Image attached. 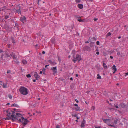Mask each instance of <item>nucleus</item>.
<instances>
[{
	"instance_id": "obj_4",
	"label": "nucleus",
	"mask_w": 128,
	"mask_h": 128,
	"mask_svg": "<svg viewBox=\"0 0 128 128\" xmlns=\"http://www.w3.org/2000/svg\"><path fill=\"white\" fill-rule=\"evenodd\" d=\"M104 122L108 124L110 126L112 127H114V125H112L110 124V123L112 124V120L110 119H102Z\"/></svg>"
},
{
	"instance_id": "obj_29",
	"label": "nucleus",
	"mask_w": 128,
	"mask_h": 128,
	"mask_svg": "<svg viewBox=\"0 0 128 128\" xmlns=\"http://www.w3.org/2000/svg\"><path fill=\"white\" fill-rule=\"evenodd\" d=\"M111 35V34L110 32H109L106 35V36H110Z\"/></svg>"
},
{
	"instance_id": "obj_42",
	"label": "nucleus",
	"mask_w": 128,
	"mask_h": 128,
	"mask_svg": "<svg viewBox=\"0 0 128 128\" xmlns=\"http://www.w3.org/2000/svg\"><path fill=\"white\" fill-rule=\"evenodd\" d=\"M74 106H76V107H78V104H74Z\"/></svg>"
},
{
	"instance_id": "obj_5",
	"label": "nucleus",
	"mask_w": 128,
	"mask_h": 128,
	"mask_svg": "<svg viewBox=\"0 0 128 128\" xmlns=\"http://www.w3.org/2000/svg\"><path fill=\"white\" fill-rule=\"evenodd\" d=\"M81 60L82 58L81 56L77 54L76 55V58L74 57V59L72 60V61L75 63L76 62L77 60L78 61H80Z\"/></svg>"
},
{
	"instance_id": "obj_32",
	"label": "nucleus",
	"mask_w": 128,
	"mask_h": 128,
	"mask_svg": "<svg viewBox=\"0 0 128 128\" xmlns=\"http://www.w3.org/2000/svg\"><path fill=\"white\" fill-rule=\"evenodd\" d=\"M72 116H73V117H77L78 115L76 114L74 115L73 114H72Z\"/></svg>"
},
{
	"instance_id": "obj_52",
	"label": "nucleus",
	"mask_w": 128,
	"mask_h": 128,
	"mask_svg": "<svg viewBox=\"0 0 128 128\" xmlns=\"http://www.w3.org/2000/svg\"><path fill=\"white\" fill-rule=\"evenodd\" d=\"M70 80H73V79L72 78H70Z\"/></svg>"
},
{
	"instance_id": "obj_50",
	"label": "nucleus",
	"mask_w": 128,
	"mask_h": 128,
	"mask_svg": "<svg viewBox=\"0 0 128 128\" xmlns=\"http://www.w3.org/2000/svg\"><path fill=\"white\" fill-rule=\"evenodd\" d=\"M110 58L112 59L113 58V57L112 56H110Z\"/></svg>"
},
{
	"instance_id": "obj_47",
	"label": "nucleus",
	"mask_w": 128,
	"mask_h": 128,
	"mask_svg": "<svg viewBox=\"0 0 128 128\" xmlns=\"http://www.w3.org/2000/svg\"><path fill=\"white\" fill-rule=\"evenodd\" d=\"M98 20V19L97 18H95L94 19V20L95 21H97V20Z\"/></svg>"
},
{
	"instance_id": "obj_10",
	"label": "nucleus",
	"mask_w": 128,
	"mask_h": 128,
	"mask_svg": "<svg viewBox=\"0 0 128 128\" xmlns=\"http://www.w3.org/2000/svg\"><path fill=\"white\" fill-rule=\"evenodd\" d=\"M17 8L19 9L18 10H16V12H18V14H21V11L20 10V8L19 6H18Z\"/></svg>"
},
{
	"instance_id": "obj_48",
	"label": "nucleus",
	"mask_w": 128,
	"mask_h": 128,
	"mask_svg": "<svg viewBox=\"0 0 128 128\" xmlns=\"http://www.w3.org/2000/svg\"><path fill=\"white\" fill-rule=\"evenodd\" d=\"M75 100L76 101V102L77 103H78V102H79L78 100H76H76Z\"/></svg>"
},
{
	"instance_id": "obj_53",
	"label": "nucleus",
	"mask_w": 128,
	"mask_h": 128,
	"mask_svg": "<svg viewBox=\"0 0 128 128\" xmlns=\"http://www.w3.org/2000/svg\"><path fill=\"white\" fill-rule=\"evenodd\" d=\"M36 80H33V82H36Z\"/></svg>"
},
{
	"instance_id": "obj_20",
	"label": "nucleus",
	"mask_w": 128,
	"mask_h": 128,
	"mask_svg": "<svg viewBox=\"0 0 128 128\" xmlns=\"http://www.w3.org/2000/svg\"><path fill=\"white\" fill-rule=\"evenodd\" d=\"M22 63L25 65L26 64L28 63L27 61L24 60H22Z\"/></svg>"
},
{
	"instance_id": "obj_46",
	"label": "nucleus",
	"mask_w": 128,
	"mask_h": 128,
	"mask_svg": "<svg viewBox=\"0 0 128 128\" xmlns=\"http://www.w3.org/2000/svg\"><path fill=\"white\" fill-rule=\"evenodd\" d=\"M42 73H43L42 71H41L40 72V74H42Z\"/></svg>"
},
{
	"instance_id": "obj_12",
	"label": "nucleus",
	"mask_w": 128,
	"mask_h": 128,
	"mask_svg": "<svg viewBox=\"0 0 128 128\" xmlns=\"http://www.w3.org/2000/svg\"><path fill=\"white\" fill-rule=\"evenodd\" d=\"M48 62L52 65H56L57 64L56 62H53L51 60H48Z\"/></svg>"
},
{
	"instance_id": "obj_23",
	"label": "nucleus",
	"mask_w": 128,
	"mask_h": 128,
	"mask_svg": "<svg viewBox=\"0 0 128 128\" xmlns=\"http://www.w3.org/2000/svg\"><path fill=\"white\" fill-rule=\"evenodd\" d=\"M75 109L76 111H80V108L78 106L75 108Z\"/></svg>"
},
{
	"instance_id": "obj_19",
	"label": "nucleus",
	"mask_w": 128,
	"mask_h": 128,
	"mask_svg": "<svg viewBox=\"0 0 128 128\" xmlns=\"http://www.w3.org/2000/svg\"><path fill=\"white\" fill-rule=\"evenodd\" d=\"M103 66L104 69L106 70L108 68V66L104 62L103 63Z\"/></svg>"
},
{
	"instance_id": "obj_51",
	"label": "nucleus",
	"mask_w": 128,
	"mask_h": 128,
	"mask_svg": "<svg viewBox=\"0 0 128 128\" xmlns=\"http://www.w3.org/2000/svg\"><path fill=\"white\" fill-rule=\"evenodd\" d=\"M45 53V52L44 51H43L42 52V54H44Z\"/></svg>"
},
{
	"instance_id": "obj_30",
	"label": "nucleus",
	"mask_w": 128,
	"mask_h": 128,
	"mask_svg": "<svg viewBox=\"0 0 128 128\" xmlns=\"http://www.w3.org/2000/svg\"><path fill=\"white\" fill-rule=\"evenodd\" d=\"M8 97H9V98H10V99H12V96L11 95H8Z\"/></svg>"
},
{
	"instance_id": "obj_8",
	"label": "nucleus",
	"mask_w": 128,
	"mask_h": 128,
	"mask_svg": "<svg viewBox=\"0 0 128 128\" xmlns=\"http://www.w3.org/2000/svg\"><path fill=\"white\" fill-rule=\"evenodd\" d=\"M34 76L36 80H39L40 77V76L38 75L37 72L35 73Z\"/></svg>"
},
{
	"instance_id": "obj_62",
	"label": "nucleus",
	"mask_w": 128,
	"mask_h": 128,
	"mask_svg": "<svg viewBox=\"0 0 128 128\" xmlns=\"http://www.w3.org/2000/svg\"><path fill=\"white\" fill-rule=\"evenodd\" d=\"M12 42H13V43H14H14H15V42H14V41H13Z\"/></svg>"
},
{
	"instance_id": "obj_16",
	"label": "nucleus",
	"mask_w": 128,
	"mask_h": 128,
	"mask_svg": "<svg viewBox=\"0 0 128 128\" xmlns=\"http://www.w3.org/2000/svg\"><path fill=\"white\" fill-rule=\"evenodd\" d=\"M26 19V18L25 16H23L22 17L20 18V20L23 22V21L25 20Z\"/></svg>"
},
{
	"instance_id": "obj_49",
	"label": "nucleus",
	"mask_w": 128,
	"mask_h": 128,
	"mask_svg": "<svg viewBox=\"0 0 128 128\" xmlns=\"http://www.w3.org/2000/svg\"><path fill=\"white\" fill-rule=\"evenodd\" d=\"M48 66H49V65H46V66H45V68H47V67H48Z\"/></svg>"
},
{
	"instance_id": "obj_31",
	"label": "nucleus",
	"mask_w": 128,
	"mask_h": 128,
	"mask_svg": "<svg viewBox=\"0 0 128 128\" xmlns=\"http://www.w3.org/2000/svg\"><path fill=\"white\" fill-rule=\"evenodd\" d=\"M75 1L76 2L79 3L80 2L81 0H75Z\"/></svg>"
},
{
	"instance_id": "obj_6",
	"label": "nucleus",
	"mask_w": 128,
	"mask_h": 128,
	"mask_svg": "<svg viewBox=\"0 0 128 128\" xmlns=\"http://www.w3.org/2000/svg\"><path fill=\"white\" fill-rule=\"evenodd\" d=\"M10 56L14 60H16L17 59V56L16 55V54L15 53L12 52L10 54Z\"/></svg>"
},
{
	"instance_id": "obj_44",
	"label": "nucleus",
	"mask_w": 128,
	"mask_h": 128,
	"mask_svg": "<svg viewBox=\"0 0 128 128\" xmlns=\"http://www.w3.org/2000/svg\"><path fill=\"white\" fill-rule=\"evenodd\" d=\"M88 1H89V2H92L93 1V0H88Z\"/></svg>"
},
{
	"instance_id": "obj_3",
	"label": "nucleus",
	"mask_w": 128,
	"mask_h": 128,
	"mask_svg": "<svg viewBox=\"0 0 128 128\" xmlns=\"http://www.w3.org/2000/svg\"><path fill=\"white\" fill-rule=\"evenodd\" d=\"M16 121H18L19 122H22L24 126L27 124L29 122L28 120L25 119L24 117L21 118H17Z\"/></svg>"
},
{
	"instance_id": "obj_33",
	"label": "nucleus",
	"mask_w": 128,
	"mask_h": 128,
	"mask_svg": "<svg viewBox=\"0 0 128 128\" xmlns=\"http://www.w3.org/2000/svg\"><path fill=\"white\" fill-rule=\"evenodd\" d=\"M26 77L27 78H30L31 77V76L30 74H29L26 75Z\"/></svg>"
},
{
	"instance_id": "obj_39",
	"label": "nucleus",
	"mask_w": 128,
	"mask_h": 128,
	"mask_svg": "<svg viewBox=\"0 0 128 128\" xmlns=\"http://www.w3.org/2000/svg\"><path fill=\"white\" fill-rule=\"evenodd\" d=\"M96 44L98 45H99L100 44V42L99 41H98L96 42Z\"/></svg>"
},
{
	"instance_id": "obj_2",
	"label": "nucleus",
	"mask_w": 128,
	"mask_h": 128,
	"mask_svg": "<svg viewBox=\"0 0 128 128\" xmlns=\"http://www.w3.org/2000/svg\"><path fill=\"white\" fill-rule=\"evenodd\" d=\"M20 93L24 95H26L28 94V90L24 87L22 86L20 89Z\"/></svg>"
},
{
	"instance_id": "obj_11",
	"label": "nucleus",
	"mask_w": 128,
	"mask_h": 128,
	"mask_svg": "<svg viewBox=\"0 0 128 128\" xmlns=\"http://www.w3.org/2000/svg\"><path fill=\"white\" fill-rule=\"evenodd\" d=\"M112 70L114 71L113 74H114L117 71V69L116 66L115 65L113 66L112 67Z\"/></svg>"
},
{
	"instance_id": "obj_56",
	"label": "nucleus",
	"mask_w": 128,
	"mask_h": 128,
	"mask_svg": "<svg viewBox=\"0 0 128 128\" xmlns=\"http://www.w3.org/2000/svg\"><path fill=\"white\" fill-rule=\"evenodd\" d=\"M76 117L77 118V120H78L79 119V118L78 117V116H77V117Z\"/></svg>"
},
{
	"instance_id": "obj_57",
	"label": "nucleus",
	"mask_w": 128,
	"mask_h": 128,
	"mask_svg": "<svg viewBox=\"0 0 128 128\" xmlns=\"http://www.w3.org/2000/svg\"><path fill=\"white\" fill-rule=\"evenodd\" d=\"M71 57V56H68V58H70Z\"/></svg>"
},
{
	"instance_id": "obj_17",
	"label": "nucleus",
	"mask_w": 128,
	"mask_h": 128,
	"mask_svg": "<svg viewBox=\"0 0 128 128\" xmlns=\"http://www.w3.org/2000/svg\"><path fill=\"white\" fill-rule=\"evenodd\" d=\"M85 121L84 120L82 123L81 126L82 127H83L85 125H84V124L85 123Z\"/></svg>"
},
{
	"instance_id": "obj_38",
	"label": "nucleus",
	"mask_w": 128,
	"mask_h": 128,
	"mask_svg": "<svg viewBox=\"0 0 128 128\" xmlns=\"http://www.w3.org/2000/svg\"><path fill=\"white\" fill-rule=\"evenodd\" d=\"M58 60L60 62L61 61L60 58L58 56Z\"/></svg>"
},
{
	"instance_id": "obj_55",
	"label": "nucleus",
	"mask_w": 128,
	"mask_h": 128,
	"mask_svg": "<svg viewBox=\"0 0 128 128\" xmlns=\"http://www.w3.org/2000/svg\"><path fill=\"white\" fill-rule=\"evenodd\" d=\"M113 2H115L116 1V0H113Z\"/></svg>"
},
{
	"instance_id": "obj_41",
	"label": "nucleus",
	"mask_w": 128,
	"mask_h": 128,
	"mask_svg": "<svg viewBox=\"0 0 128 128\" xmlns=\"http://www.w3.org/2000/svg\"><path fill=\"white\" fill-rule=\"evenodd\" d=\"M114 106L115 107H116V108H118V106H116L115 104L114 105Z\"/></svg>"
},
{
	"instance_id": "obj_13",
	"label": "nucleus",
	"mask_w": 128,
	"mask_h": 128,
	"mask_svg": "<svg viewBox=\"0 0 128 128\" xmlns=\"http://www.w3.org/2000/svg\"><path fill=\"white\" fill-rule=\"evenodd\" d=\"M51 70H54V74L57 72V68L56 67L52 68H51Z\"/></svg>"
},
{
	"instance_id": "obj_24",
	"label": "nucleus",
	"mask_w": 128,
	"mask_h": 128,
	"mask_svg": "<svg viewBox=\"0 0 128 128\" xmlns=\"http://www.w3.org/2000/svg\"><path fill=\"white\" fill-rule=\"evenodd\" d=\"M98 77L97 78L98 79H101L102 78L100 76L99 74H98L97 75Z\"/></svg>"
},
{
	"instance_id": "obj_22",
	"label": "nucleus",
	"mask_w": 128,
	"mask_h": 128,
	"mask_svg": "<svg viewBox=\"0 0 128 128\" xmlns=\"http://www.w3.org/2000/svg\"><path fill=\"white\" fill-rule=\"evenodd\" d=\"M74 25L72 24L71 25V26H70V28H69V29L70 30H72L74 28Z\"/></svg>"
},
{
	"instance_id": "obj_59",
	"label": "nucleus",
	"mask_w": 128,
	"mask_h": 128,
	"mask_svg": "<svg viewBox=\"0 0 128 128\" xmlns=\"http://www.w3.org/2000/svg\"><path fill=\"white\" fill-rule=\"evenodd\" d=\"M78 74H76V77H78Z\"/></svg>"
},
{
	"instance_id": "obj_7",
	"label": "nucleus",
	"mask_w": 128,
	"mask_h": 128,
	"mask_svg": "<svg viewBox=\"0 0 128 128\" xmlns=\"http://www.w3.org/2000/svg\"><path fill=\"white\" fill-rule=\"evenodd\" d=\"M22 115L19 113H16V116H14V117L17 118H21L22 117Z\"/></svg>"
},
{
	"instance_id": "obj_25",
	"label": "nucleus",
	"mask_w": 128,
	"mask_h": 128,
	"mask_svg": "<svg viewBox=\"0 0 128 128\" xmlns=\"http://www.w3.org/2000/svg\"><path fill=\"white\" fill-rule=\"evenodd\" d=\"M78 20L80 22H84V20H81L80 19H78Z\"/></svg>"
},
{
	"instance_id": "obj_40",
	"label": "nucleus",
	"mask_w": 128,
	"mask_h": 128,
	"mask_svg": "<svg viewBox=\"0 0 128 128\" xmlns=\"http://www.w3.org/2000/svg\"><path fill=\"white\" fill-rule=\"evenodd\" d=\"M11 72V71L10 70H8L7 72L8 74L10 73Z\"/></svg>"
},
{
	"instance_id": "obj_58",
	"label": "nucleus",
	"mask_w": 128,
	"mask_h": 128,
	"mask_svg": "<svg viewBox=\"0 0 128 128\" xmlns=\"http://www.w3.org/2000/svg\"><path fill=\"white\" fill-rule=\"evenodd\" d=\"M86 42V43H89V42H88V41H87Z\"/></svg>"
},
{
	"instance_id": "obj_1",
	"label": "nucleus",
	"mask_w": 128,
	"mask_h": 128,
	"mask_svg": "<svg viewBox=\"0 0 128 128\" xmlns=\"http://www.w3.org/2000/svg\"><path fill=\"white\" fill-rule=\"evenodd\" d=\"M6 113H7V116L8 118H7L6 119V120H9L10 118H12L14 121H16L17 118L14 117V116L15 115V112L12 111L9 112L8 111H7Z\"/></svg>"
},
{
	"instance_id": "obj_26",
	"label": "nucleus",
	"mask_w": 128,
	"mask_h": 128,
	"mask_svg": "<svg viewBox=\"0 0 128 128\" xmlns=\"http://www.w3.org/2000/svg\"><path fill=\"white\" fill-rule=\"evenodd\" d=\"M118 121V120H115L114 121V123H113V125H114V124H117V122Z\"/></svg>"
},
{
	"instance_id": "obj_35",
	"label": "nucleus",
	"mask_w": 128,
	"mask_h": 128,
	"mask_svg": "<svg viewBox=\"0 0 128 128\" xmlns=\"http://www.w3.org/2000/svg\"><path fill=\"white\" fill-rule=\"evenodd\" d=\"M125 76H124V77H126L128 76V72L126 73L125 74Z\"/></svg>"
},
{
	"instance_id": "obj_28",
	"label": "nucleus",
	"mask_w": 128,
	"mask_h": 128,
	"mask_svg": "<svg viewBox=\"0 0 128 128\" xmlns=\"http://www.w3.org/2000/svg\"><path fill=\"white\" fill-rule=\"evenodd\" d=\"M18 106V105L17 104H13L12 105V106H13L17 107Z\"/></svg>"
},
{
	"instance_id": "obj_27",
	"label": "nucleus",
	"mask_w": 128,
	"mask_h": 128,
	"mask_svg": "<svg viewBox=\"0 0 128 128\" xmlns=\"http://www.w3.org/2000/svg\"><path fill=\"white\" fill-rule=\"evenodd\" d=\"M121 106L122 107V108H125L126 106L124 104H120Z\"/></svg>"
},
{
	"instance_id": "obj_63",
	"label": "nucleus",
	"mask_w": 128,
	"mask_h": 128,
	"mask_svg": "<svg viewBox=\"0 0 128 128\" xmlns=\"http://www.w3.org/2000/svg\"><path fill=\"white\" fill-rule=\"evenodd\" d=\"M10 104V103H8L7 104V105H9Z\"/></svg>"
},
{
	"instance_id": "obj_9",
	"label": "nucleus",
	"mask_w": 128,
	"mask_h": 128,
	"mask_svg": "<svg viewBox=\"0 0 128 128\" xmlns=\"http://www.w3.org/2000/svg\"><path fill=\"white\" fill-rule=\"evenodd\" d=\"M84 50H86L89 52L90 51V48L88 46H85L84 47Z\"/></svg>"
},
{
	"instance_id": "obj_34",
	"label": "nucleus",
	"mask_w": 128,
	"mask_h": 128,
	"mask_svg": "<svg viewBox=\"0 0 128 128\" xmlns=\"http://www.w3.org/2000/svg\"><path fill=\"white\" fill-rule=\"evenodd\" d=\"M46 70V69L44 68V69L42 70V72H43V73L44 74H45V72Z\"/></svg>"
},
{
	"instance_id": "obj_37",
	"label": "nucleus",
	"mask_w": 128,
	"mask_h": 128,
	"mask_svg": "<svg viewBox=\"0 0 128 128\" xmlns=\"http://www.w3.org/2000/svg\"><path fill=\"white\" fill-rule=\"evenodd\" d=\"M117 54L118 56H120V52H117Z\"/></svg>"
},
{
	"instance_id": "obj_61",
	"label": "nucleus",
	"mask_w": 128,
	"mask_h": 128,
	"mask_svg": "<svg viewBox=\"0 0 128 128\" xmlns=\"http://www.w3.org/2000/svg\"><path fill=\"white\" fill-rule=\"evenodd\" d=\"M126 30H127L128 31V27L126 29Z\"/></svg>"
},
{
	"instance_id": "obj_54",
	"label": "nucleus",
	"mask_w": 128,
	"mask_h": 128,
	"mask_svg": "<svg viewBox=\"0 0 128 128\" xmlns=\"http://www.w3.org/2000/svg\"><path fill=\"white\" fill-rule=\"evenodd\" d=\"M95 128H101V127H96Z\"/></svg>"
},
{
	"instance_id": "obj_43",
	"label": "nucleus",
	"mask_w": 128,
	"mask_h": 128,
	"mask_svg": "<svg viewBox=\"0 0 128 128\" xmlns=\"http://www.w3.org/2000/svg\"><path fill=\"white\" fill-rule=\"evenodd\" d=\"M96 54L97 55H99L100 54V52H97L96 53Z\"/></svg>"
},
{
	"instance_id": "obj_45",
	"label": "nucleus",
	"mask_w": 128,
	"mask_h": 128,
	"mask_svg": "<svg viewBox=\"0 0 128 128\" xmlns=\"http://www.w3.org/2000/svg\"><path fill=\"white\" fill-rule=\"evenodd\" d=\"M56 128H60L59 126H56Z\"/></svg>"
},
{
	"instance_id": "obj_64",
	"label": "nucleus",
	"mask_w": 128,
	"mask_h": 128,
	"mask_svg": "<svg viewBox=\"0 0 128 128\" xmlns=\"http://www.w3.org/2000/svg\"><path fill=\"white\" fill-rule=\"evenodd\" d=\"M2 82L1 81H0V83H2Z\"/></svg>"
},
{
	"instance_id": "obj_60",
	"label": "nucleus",
	"mask_w": 128,
	"mask_h": 128,
	"mask_svg": "<svg viewBox=\"0 0 128 128\" xmlns=\"http://www.w3.org/2000/svg\"><path fill=\"white\" fill-rule=\"evenodd\" d=\"M121 38V37L120 36H119L118 38V39H120Z\"/></svg>"
},
{
	"instance_id": "obj_15",
	"label": "nucleus",
	"mask_w": 128,
	"mask_h": 128,
	"mask_svg": "<svg viewBox=\"0 0 128 128\" xmlns=\"http://www.w3.org/2000/svg\"><path fill=\"white\" fill-rule=\"evenodd\" d=\"M7 84H8L7 82H6L5 83H3L2 85L3 88H8V86H7ZM1 85H2V84Z\"/></svg>"
},
{
	"instance_id": "obj_18",
	"label": "nucleus",
	"mask_w": 128,
	"mask_h": 128,
	"mask_svg": "<svg viewBox=\"0 0 128 128\" xmlns=\"http://www.w3.org/2000/svg\"><path fill=\"white\" fill-rule=\"evenodd\" d=\"M78 8L80 9H82L83 7V6L82 4H79L78 5Z\"/></svg>"
},
{
	"instance_id": "obj_21",
	"label": "nucleus",
	"mask_w": 128,
	"mask_h": 128,
	"mask_svg": "<svg viewBox=\"0 0 128 128\" xmlns=\"http://www.w3.org/2000/svg\"><path fill=\"white\" fill-rule=\"evenodd\" d=\"M16 60H13V62H14L15 64H18L20 63V62L17 59Z\"/></svg>"
},
{
	"instance_id": "obj_36",
	"label": "nucleus",
	"mask_w": 128,
	"mask_h": 128,
	"mask_svg": "<svg viewBox=\"0 0 128 128\" xmlns=\"http://www.w3.org/2000/svg\"><path fill=\"white\" fill-rule=\"evenodd\" d=\"M5 18L6 19H8L9 18V16H5Z\"/></svg>"
},
{
	"instance_id": "obj_14",
	"label": "nucleus",
	"mask_w": 128,
	"mask_h": 128,
	"mask_svg": "<svg viewBox=\"0 0 128 128\" xmlns=\"http://www.w3.org/2000/svg\"><path fill=\"white\" fill-rule=\"evenodd\" d=\"M3 52L2 50H0V57L2 59H3V57L4 56V54H2Z\"/></svg>"
}]
</instances>
